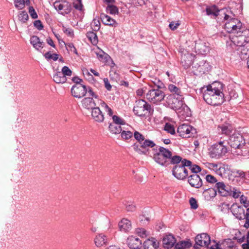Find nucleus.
<instances>
[{"label": "nucleus", "mask_w": 249, "mask_h": 249, "mask_svg": "<svg viewBox=\"0 0 249 249\" xmlns=\"http://www.w3.org/2000/svg\"><path fill=\"white\" fill-rule=\"evenodd\" d=\"M223 84L219 82H214L206 87H203V97L209 105L218 106L224 101Z\"/></svg>", "instance_id": "nucleus-1"}, {"label": "nucleus", "mask_w": 249, "mask_h": 249, "mask_svg": "<svg viewBox=\"0 0 249 249\" xmlns=\"http://www.w3.org/2000/svg\"><path fill=\"white\" fill-rule=\"evenodd\" d=\"M225 141L219 142L213 144L209 149V155L212 159H219L228 152V148Z\"/></svg>", "instance_id": "nucleus-2"}, {"label": "nucleus", "mask_w": 249, "mask_h": 249, "mask_svg": "<svg viewBox=\"0 0 249 249\" xmlns=\"http://www.w3.org/2000/svg\"><path fill=\"white\" fill-rule=\"evenodd\" d=\"M161 85H158L157 89L149 90L146 94V99L153 104L158 103L162 101L165 97V93L160 90Z\"/></svg>", "instance_id": "nucleus-3"}, {"label": "nucleus", "mask_w": 249, "mask_h": 249, "mask_svg": "<svg viewBox=\"0 0 249 249\" xmlns=\"http://www.w3.org/2000/svg\"><path fill=\"white\" fill-rule=\"evenodd\" d=\"M238 33H235L234 36L231 38V42L239 47L249 42V30L245 29L239 30Z\"/></svg>", "instance_id": "nucleus-4"}, {"label": "nucleus", "mask_w": 249, "mask_h": 249, "mask_svg": "<svg viewBox=\"0 0 249 249\" xmlns=\"http://www.w3.org/2000/svg\"><path fill=\"white\" fill-rule=\"evenodd\" d=\"M233 16L232 18H229L225 23V29L228 33L234 34L238 33V31L243 30L245 28L243 26L242 23Z\"/></svg>", "instance_id": "nucleus-5"}, {"label": "nucleus", "mask_w": 249, "mask_h": 249, "mask_svg": "<svg viewBox=\"0 0 249 249\" xmlns=\"http://www.w3.org/2000/svg\"><path fill=\"white\" fill-rule=\"evenodd\" d=\"M166 101L169 106L175 110H179L186 106L184 101V96H175L173 95H168L166 97Z\"/></svg>", "instance_id": "nucleus-6"}, {"label": "nucleus", "mask_w": 249, "mask_h": 249, "mask_svg": "<svg viewBox=\"0 0 249 249\" xmlns=\"http://www.w3.org/2000/svg\"><path fill=\"white\" fill-rule=\"evenodd\" d=\"M150 105L142 99L137 101L133 108L135 114L141 117L145 116L148 112H150Z\"/></svg>", "instance_id": "nucleus-7"}, {"label": "nucleus", "mask_w": 249, "mask_h": 249, "mask_svg": "<svg viewBox=\"0 0 249 249\" xmlns=\"http://www.w3.org/2000/svg\"><path fill=\"white\" fill-rule=\"evenodd\" d=\"M156 145L155 143L151 140L145 139L141 144H137L135 143L133 145V148L139 154L146 155L150 148H152Z\"/></svg>", "instance_id": "nucleus-8"}, {"label": "nucleus", "mask_w": 249, "mask_h": 249, "mask_svg": "<svg viewBox=\"0 0 249 249\" xmlns=\"http://www.w3.org/2000/svg\"><path fill=\"white\" fill-rule=\"evenodd\" d=\"M245 142L242 135L238 133H233L231 135L228 141V143L231 147L236 150L239 147L242 146L241 144L244 143Z\"/></svg>", "instance_id": "nucleus-9"}, {"label": "nucleus", "mask_w": 249, "mask_h": 249, "mask_svg": "<svg viewBox=\"0 0 249 249\" xmlns=\"http://www.w3.org/2000/svg\"><path fill=\"white\" fill-rule=\"evenodd\" d=\"M210 243V236L206 233H202L198 234L195 237V244L194 248L196 249H198L202 247H208Z\"/></svg>", "instance_id": "nucleus-10"}, {"label": "nucleus", "mask_w": 249, "mask_h": 249, "mask_svg": "<svg viewBox=\"0 0 249 249\" xmlns=\"http://www.w3.org/2000/svg\"><path fill=\"white\" fill-rule=\"evenodd\" d=\"M196 129L189 124H182L178 127L177 132L182 138H190L196 133Z\"/></svg>", "instance_id": "nucleus-11"}, {"label": "nucleus", "mask_w": 249, "mask_h": 249, "mask_svg": "<svg viewBox=\"0 0 249 249\" xmlns=\"http://www.w3.org/2000/svg\"><path fill=\"white\" fill-rule=\"evenodd\" d=\"M172 173L175 178L181 180L185 179L189 175L187 169L181 164H177L173 167Z\"/></svg>", "instance_id": "nucleus-12"}, {"label": "nucleus", "mask_w": 249, "mask_h": 249, "mask_svg": "<svg viewBox=\"0 0 249 249\" xmlns=\"http://www.w3.org/2000/svg\"><path fill=\"white\" fill-rule=\"evenodd\" d=\"M87 92V88L83 84L73 85L71 89L72 95L77 98H81L85 96Z\"/></svg>", "instance_id": "nucleus-13"}, {"label": "nucleus", "mask_w": 249, "mask_h": 249, "mask_svg": "<svg viewBox=\"0 0 249 249\" xmlns=\"http://www.w3.org/2000/svg\"><path fill=\"white\" fill-rule=\"evenodd\" d=\"M215 185L217 192L220 196H227L231 194V186L226 185L223 182H218Z\"/></svg>", "instance_id": "nucleus-14"}, {"label": "nucleus", "mask_w": 249, "mask_h": 249, "mask_svg": "<svg viewBox=\"0 0 249 249\" xmlns=\"http://www.w3.org/2000/svg\"><path fill=\"white\" fill-rule=\"evenodd\" d=\"M231 211L236 218L239 220L244 219L245 211L242 206L233 203L231 207Z\"/></svg>", "instance_id": "nucleus-15"}, {"label": "nucleus", "mask_w": 249, "mask_h": 249, "mask_svg": "<svg viewBox=\"0 0 249 249\" xmlns=\"http://www.w3.org/2000/svg\"><path fill=\"white\" fill-rule=\"evenodd\" d=\"M188 182L192 187L196 189L200 188L203 185L202 180L199 175L193 174L188 178Z\"/></svg>", "instance_id": "nucleus-16"}, {"label": "nucleus", "mask_w": 249, "mask_h": 249, "mask_svg": "<svg viewBox=\"0 0 249 249\" xmlns=\"http://www.w3.org/2000/svg\"><path fill=\"white\" fill-rule=\"evenodd\" d=\"M217 129L219 133L226 135H231L233 130L232 126L228 122H225L223 124H219L217 126Z\"/></svg>", "instance_id": "nucleus-17"}, {"label": "nucleus", "mask_w": 249, "mask_h": 249, "mask_svg": "<svg viewBox=\"0 0 249 249\" xmlns=\"http://www.w3.org/2000/svg\"><path fill=\"white\" fill-rule=\"evenodd\" d=\"M127 244L130 249H140L142 241L138 238L131 236L127 238Z\"/></svg>", "instance_id": "nucleus-18"}, {"label": "nucleus", "mask_w": 249, "mask_h": 249, "mask_svg": "<svg viewBox=\"0 0 249 249\" xmlns=\"http://www.w3.org/2000/svg\"><path fill=\"white\" fill-rule=\"evenodd\" d=\"M217 16H219L218 18H223L224 20L227 21L229 18H232L233 16H235V14L231 11V8H226L218 9L217 12Z\"/></svg>", "instance_id": "nucleus-19"}, {"label": "nucleus", "mask_w": 249, "mask_h": 249, "mask_svg": "<svg viewBox=\"0 0 249 249\" xmlns=\"http://www.w3.org/2000/svg\"><path fill=\"white\" fill-rule=\"evenodd\" d=\"M195 48L196 52L201 54H205L209 51V48L207 43L202 41L196 42Z\"/></svg>", "instance_id": "nucleus-20"}, {"label": "nucleus", "mask_w": 249, "mask_h": 249, "mask_svg": "<svg viewBox=\"0 0 249 249\" xmlns=\"http://www.w3.org/2000/svg\"><path fill=\"white\" fill-rule=\"evenodd\" d=\"M91 116L94 120L98 123L103 122L104 120V115L98 107H95L92 109Z\"/></svg>", "instance_id": "nucleus-21"}, {"label": "nucleus", "mask_w": 249, "mask_h": 249, "mask_svg": "<svg viewBox=\"0 0 249 249\" xmlns=\"http://www.w3.org/2000/svg\"><path fill=\"white\" fill-rule=\"evenodd\" d=\"M241 145L242 146L239 147V148L236 149V150L233 151V152L237 156L249 157V144H247L245 142V143Z\"/></svg>", "instance_id": "nucleus-22"}, {"label": "nucleus", "mask_w": 249, "mask_h": 249, "mask_svg": "<svg viewBox=\"0 0 249 249\" xmlns=\"http://www.w3.org/2000/svg\"><path fill=\"white\" fill-rule=\"evenodd\" d=\"M176 240L173 235H166L163 238L162 242L164 248L170 249L175 245Z\"/></svg>", "instance_id": "nucleus-23"}, {"label": "nucleus", "mask_w": 249, "mask_h": 249, "mask_svg": "<svg viewBox=\"0 0 249 249\" xmlns=\"http://www.w3.org/2000/svg\"><path fill=\"white\" fill-rule=\"evenodd\" d=\"M100 18L102 22L105 25L116 27L118 24L113 18L104 13L100 14Z\"/></svg>", "instance_id": "nucleus-24"}, {"label": "nucleus", "mask_w": 249, "mask_h": 249, "mask_svg": "<svg viewBox=\"0 0 249 249\" xmlns=\"http://www.w3.org/2000/svg\"><path fill=\"white\" fill-rule=\"evenodd\" d=\"M30 43L38 51L42 49L44 44V42L41 41L39 38L36 36H33L31 37Z\"/></svg>", "instance_id": "nucleus-25"}, {"label": "nucleus", "mask_w": 249, "mask_h": 249, "mask_svg": "<svg viewBox=\"0 0 249 249\" xmlns=\"http://www.w3.org/2000/svg\"><path fill=\"white\" fill-rule=\"evenodd\" d=\"M107 238L103 234H99L96 236L94 239V243L96 246L98 247L106 245L107 243Z\"/></svg>", "instance_id": "nucleus-26"}, {"label": "nucleus", "mask_w": 249, "mask_h": 249, "mask_svg": "<svg viewBox=\"0 0 249 249\" xmlns=\"http://www.w3.org/2000/svg\"><path fill=\"white\" fill-rule=\"evenodd\" d=\"M157 240L155 238L151 237L150 239L146 240L143 243L144 249H156L158 247V245L156 242Z\"/></svg>", "instance_id": "nucleus-27"}, {"label": "nucleus", "mask_w": 249, "mask_h": 249, "mask_svg": "<svg viewBox=\"0 0 249 249\" xmlns=\"http://www.w3.org/2000/svg\"><path fill=\"white\" fill-rule=\"evenodd\" d=\"M119 228L121 231L124 232L128 231L131 228V222L127 219L123 218L118 224Z\"/></svg>", "instance_id": "nucleus-28"}, {"label": "nucleus", "mask_w": 249, "mask_h": 249, "mask_svg": "<svg viewBox=\"0 0 249 249\" xmlns=\"http://www.w3.org/2000/svg\"><path fill=\"white\" fill-rule=\"evenodd\" d=\"M82 104L83 107L88 109H92L95 107L96 104L92 98H85L82 101Z\"/></svg>", "instance_id": "nucleus-29"}, {"label": "nucleus", "mask_w": 249, "mask_h": 249, "mask_svg": "<svg viewBox=\"0 0 249 249\" xmlns=\"http://www.w3.org/2000/svg\"><path fill=\"white\" fill-rule=\"evenodd\" d=\"M153 158L157 163L162 166H167L169 164L168 160L157 152L154 155Z\"/></svg>", "instance_id": "nucleus-30"}, {"label": "nucleus", "mask_w": 249, "mask_h": 249, "mask_svg": "<svg viewBox=\"0 0 249 249\" xmlns=\"http://www.w3.org/2000/svg\"><path fill=\"white\" fill-rule=\"evenodd\" d=\"M169 91L171 93L170 95L175 96H183L180 89L174 84H169L168 86Z\"/></svg>", "instance_id": "nucleus-31"}, {"label": "nucleus", "mask_w": 249, "mask_h": 249, "mask_svg": "<svg viewBox=\"0 0 249 249\" xmlns=\"http://www.w3.org/2000/svg\"><path fill=\"white\" fill-rule=\"evenodd\" d=\"M53 80L57 84L64 83L67 81V78L61 71H57L53 76Z\"/></svg>", "instance_id": "nucleus-32"}, {"label": "nucleus", "mask_w": 249, "mask_h": 249, "mask_svg": "<svg viewBox=\"0 0 249 249\" xmlns=\"http://www.w3.org/2000/svg\"><path fill=\"white\" fill-rule=\"evenodd\" d=\"M238 51L240 53V57L244 59L247 55L249 56V42H246L245 45L239 47Z\"/></svg>", "instance_id": "nucleus-33"}, {"label": "nucleus", "mask_w": 249, "mask_h": 249, "mask_svg": "<svg viewBox=\"0 0 249 249\" xmlns=\"http://www.w3.org/2000/svg\"><path fill=\"white\" fill-rule=\"evenodd\" d=\"M121 125V124H114V123H109V131L113 134H120L123 130Z\"/></svg>", "instance_id": "nucleus-34"}, {"label": "nucleus", "mask_w": 249, "mask_h": 249, "mask_svg": "<svg viewBox=\"0 0 249 249\" xmlns=\"http://www.w3.org/2000/svg\"><path fill=\"white\" fill-rule=\"evenodd\" d=\"M192 246V244L189 240L181 241L175 245V249H186L190 248Z\"/></svg>", "instance_id": "nucleus-35"}, {"label": "nucleus", "mask_w": 249, "mask_h": 249, "mask_svg": "<svg viewBox=\"0 0 249 249\" xmlns=\"http://www.w3.org/2000/svg\"><path fill=\"white\" fill-rule=\"evenodd\" d=\"M157 153H159L163 157L166 158L167 160H169L172 156V152L168 149L165 148L163 147H160L159 148V151Z\"/></svg>", "instance_id": "nucleus-36"}, {"label": "nucleus", "mask_w": 249, "mask_h": 249, "mask_svg": "<svg viewBox=\"0 0 249 249\" xmlns=\"http://www.w3.org/2000/svg\"><path fill=\"white\" fill-rule=\"evenodd\" d=\"M217 192V191L215 186L214 188H211L205 189L203 194L205 195V196L209 195V197L213 198L216 196Z\"/></svg>", "instance_id": "nucleus-37"}, {"label": "nucleus", "mask_w": 249, "mask_h": 249, "mask_svg": "<svg viewBox=\"0 0 249 249\" xmlns=\"http://www.w3.org/2000/svg\"><path fill=\"white\" fill-rule=\"evenodd\" d=\"M87 36L93 45H96L98 41V37L94 32H89L87 34Z\"/></svg>", "instance_id": "nucleus-38"}, {"label": "nucleus", "mask_w": 249, "mask_h": 249, "mask_svg": "<svg viewBox=\"0 0 249 249\" xmlns=\"http://www.w3.org/2000/svg\"><path fill=\"white\" fill-rule=\"evenodd\" d=\"M71 3L66 1H64L63 2V10L60 14L63 15L68 14L71 12Z\"/></svg>", "instance_id": "nucleus-39"}, {"label": "nucleus", "mask_w": 249, "mask_h": 249, "mask_svg": "<svg viewBox=\"0 0 249 249\" xmlns=\"http://www.w3.org/2000/svg\"><path fill=\"white\" fill-rule=\"evenodd\" d=\"M218 8L215 5L207 7L206 13L208 15L213 16L214 17H217Z\"/></svg>", "instance_id": "nucleus-40"}, {"label": "nucleus", "mask_w": 249, "mask_h": 249, "mask_svg": "<svg viewBox=\"0 0 249 249\" xmlns=\"http://www.w3.org/2000/svg\"><path fill=\"white\" fill-rule=\"evenodd\" d=\"M106 12L107 13L111 15H115L118 13L119 10L116 6L108 4L106 7Z\"/></svg>", "instance_id": "nucleus-41"}, {"label": "nucleus", "mask_w": 249, "mask_h": 249, "mask_svg": "<svg viewBox=\"0 0 249 249\" xmlns=\"http://www.w3.org/2000/svg\"><path fill=\"white\" fill-rule=\"evenodd\" d=\"M121 135L122 139L127 140L133 137V133L130 131L122 130Z\"/></svg>", "instance_id": "nucleus-42"}, {"label": "nucleus", "mask_w": 249, "mask_h": 249, "mask_svg": "<svg viewBox=\"0 0 249 249\" xmlns=\"http://www.w3.org/2000/svg\"><path fill=\"white\" fill-rule=\"evenodd\" d=\"M113 122L111 123H114V124L124 125L125 124V121L117 115H113L112 117Z\"/></svg>", "instance_id": "nucleus-43"}, {"label": "nucleus", "mask_w": 249, "mask_h": 249, "mask_svg": "<svg viewBox=\"0 0 249 249\" xmlns=\"http://www.w3.org/2000/svg\"><path fill=\"white\" fill-rule=\"evenodd\" d=\"M134 137L135 139L138 141L139 143L137 144H141V143L145 140L144 136L138 131H135L134 133Z\"/></svg>", "instance_id": "nucleus-44"}, {"label": "nucleus", "mask_w": 249, "mask_h": 249, "mask_svg": "<svg viewBox=\"0 0 249 249\" xmlns=\"http://www.w3.org/2000/svg\"><path fill=\"white\" fill-rule=\"evenodd\" d=\"M29 18L28 15L27 13L25 11H22L18 15V19L23 22L25 23Z\"/></svg>", "instance_id": "nucleus-45"}, {"label": "nucleus", "mask_w": 249, "mask_h": 249, "mask_svg": "<svg viewBox=\"0 0 249 249\" xmlns=\"http://www.w3.org/2000/svg\"><path fill=\"white\" fill-rule=\"evenodd\" d=\"M170 159V163L173 164H180L181 163L182 158L179 156H171Z\"/></svg>", "instance_id": "nucleus-46"}, {"label": "nucleus", "mask_w": 249, "mask_h": 249, "mask_svg": "<svg viewBox=\"0 0 249 249\" xmlns=\"http://www.w3.org/2000/svg\"><path fill=\"white\" fill-rule=\"evenodd\" d=\"M44 56L47 59H53L55 61L58 59V54L56 53L51 54L50 52H48L45 53Z\"/></svg>", "instance_id": "nucleus-47"}, {"label": "nucleus", "mask_w": 249, "mask_h": 249, "mask_svg": "<svg viewBox=\"0 0 249 249\" xmlns=\"http://www.w3.org/2000/svg\"><path fill=\"white\" fill-rule=\"evenodd\" d=\"M164 130L168 133L171 134H174L175 133V130L174 127L170 123H166L164 126Z\"/></svg>", "instance_id": "nucleus-48"}, {"label": "nucleus", "mask_w": 249, "mask_h": 249, "mask_svg": "<svg viewBox=\"0 0 249 249\" xmlns=\"http://www.w3.org/2000/svg\"><path fill=\"white\" fill-rule=\"evenodd\" d=\"M222 245L224 247V248L228 249H231L234 246V243L230 239L226 240L223 243Z\"/></svg>", "instance_id": "nucleus-49"}, {"label": "nucleus", "mask_w": 249, "mask_h": 249, "mask_svg": "<svg viewBox=\"0 0 249 249\" xmlns=\"http://www.w3.org/2000/svg\"><path fill=\"white\" fill-rule=\"evenodd\" d=\"M97 57L100 61L107 60L108 55L105 53L103 51L100 50L98 52H96Z\"/></svg>", "instance_id": "nucleus-50"}, {"label": "nucleus", "mask_w": 249, "mask_h": 249, "mask_svg": "<svg viewBox=\"0 0 249 249\" xmlns=\"http://www.w3.org/2000/svg\"><path fill=\"white\" fill-rule=\"evenodd\" d=\"M62 31L68 36L73 37L74 36L73 30L71 28H66L65 26H62Z\"/></svg>", "instance_id": "nucleus-51"}, {"label": "nucleus", "mask_w": 249, "mask_h": 249, "mask_svg": "<svg viewBox=\"0 0 249 249\" xmlns=\"http://www.w3.org/2000/svg\"><path fill=\"white\" fill-rule=\"evenodd\" d=\"M15 6L19 9H22L25 7V1L24 0H15Z\"/></svg>", "instance_id": "nucleus-52"}, {"label": "nucleus", "mask_w": 249, "mask_h": 249, "mask_svg": "<svg viewBox=\"0 0 249 249\" xmlns=\"http://www.w3.org/2000/svg\"><path fill=\"white\" fill-rule=\"evenodd\" d=\"M136 233L142 238H145L147 236L146 231L143 228L136 229Z\"/></svg>", "instance_id": "nucleus-53"}, {"label": "nucleus", "mask_w": 249, "mask_h": 249, "mask_svg": "<svg viewBox=\"0 0 249 249\" xmlns=\"http://www.w3.org/2000/svg\"><path fill=\"white\" fill-rule=\"evenodd\" d=\"M188 57H191L190 54L188 53L187 55L184 54L183 56H182L181 58V63H183L184 61L187 67H189L192 64L191 60H186V58H187Z\"/></svg>", "instance_id": "nucleus-54"}, {"label": "nucleus", "mask_w": 249, "mask_h": 249, "mask_svg": "<svg viewBox=\"0 0 249 249\" xmlns=\"http://www.w3.org/2000/svg\"><path fill=\"white\" fill-rule=\"evenodd\" d=\"M91 26L94 31H97L100 29V22L98 20L94 19L91 23Z\"/></svg>", "instance_id": "nucleus-55"}, {"label": "nucleus", "mask_w": 249, "mask_h": 249, "mask_svg": "<svg viewBox=\"0 0 249 249\" xmlns=\"http://www.w3.org/2000/svg\"><path fill=\"white\" fill-rule=\"evenodd\" d=\"M205 179L207 182L211 184H216L218 182L216 178L214 176L211 175H207L205 177Z\"/></svg>", "instance_id": "nucleus-56"}, {"label": "nucleus", "mask_w": 249, "mask_h": 249, "mask_svg": "<svg viewBox=\"0 0 249 249\" xmlns=\"http://www.w3.org/2000/svg\"><path fill=\"white\" fill-rule=\"evenodd\" d=\"M240 194H241L240 191L234 187H231V193L229 195V196H232L233 197L237 198L239 196Z\"/></svg>", "instance_id": "nucleus-57"}, {"label": "nucleus", "mask_w": 249, "mask_h": 249, "mask_svg": "<svg viewBox=\"0 0 249 249\" xmlns=\"http://www.w3.org/2000/svg\"><path fill=\"white\" fill-rule=\"evenodd\" d=\"M65 77L66 76H70L72 74V71L69 69V68L67 66H64L62 69V71H61Z\"/></svg>", "instance_id": "nucleus-58"}, {"label": "nucleus", "mask_w": 249, "mask_h": 249, "mask_svg": "<svg viewBox=\"0 0 249 249\" xmlns=\"http://www.w3.org/2000/svg\"><path fill=\"white\" fill-rule=\"evenodd\" d=\"M189 170L193 174H197V173L201 171V169L200 166L196 164H194L192 165V166L189 168Z\"/></svg>", "instance_id": "nucleus-59"}, {"label": "nucleus", "mask_w": 249, "mask_h": 249, "mask_svg": "<svg viewBox=\"0 0 249 249\" xmlns=\"http://www.w3.org/2000/svg\"><path fill=\"white\" fill-rule=\"evenodd\" d=\"M66 47L68 51L73 52L75 54H77V52L76 48L74 46V45L72 43H69L65 44Z\"/></svg>", "instance_id": "nucleus-60"}, {"label": "nucleus", "mask_w": 249, "mask_h": 249, "mask_svg": "<svg viewBox=\"0 0 249 249\" xmlns=\"http://www.w3.org/2000/svg\"><path fill=\"white\" fill-rule=\"evenodd\" d=\"M53 6L55 9L60 13L63 10V2L61 3L60 1H55L53 3Z\"/></svg>", "instance_id": "nucleus-61"}, {"label": "nucleus", "mask_w": 249, "mask_h": 249, "mask_svg": "<svg viewBox=\"0 0 249 249\" xmlns=\"http://www.w3.org/2000/svg\"><path fill=\"white\" fill-rule=\"evenodd\" d=\"M226 167L225 165L219 164V167L216 172V174L220 176H222L225 174Z\"/></svg>", "instance_id": "nucleus-62"}, {"label": "nucleus", "mask_w": 249, "mask_h": 249, "mask_svg": "<svg viewBox=\"0 0 249 249\" xmlns=\"http://www.w3.org/2000/svg\"><path fill=\"white\" fill-rule=\"evenodd\" d=\"M189 203L192 209L196 210L198 208V204L195 198L191 197L189 200Z\"/></svg>", "instance_id": "nucleus-63"}, {"label": "nucleus", "mask_w": 249, "mask_h": 249, "mask_svg": "<svg viewBox=\"0 0 249 249\" xmlns=\"http://www.w3.org/2000/svg\"><path fill=\"white\" fill-rule=\"evenodd\" d=\"M73 6L76 10H81L83 5L81 0H77L76 1L73 2Z\"/></svg>", "instance_id": "nucleus-64"}]
</instances>
